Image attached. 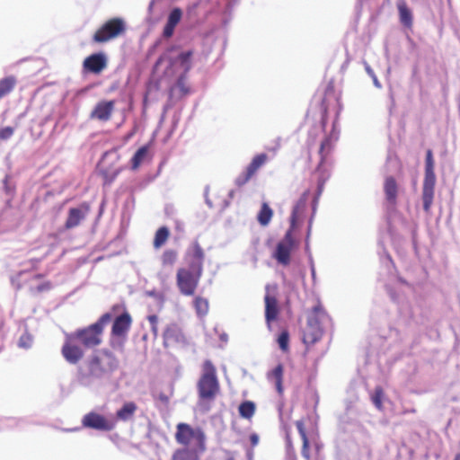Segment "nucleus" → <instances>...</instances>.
<instances>
[{
	"instance_id": "nucleus-5",
	"label": "nucleus",
	"mask_w": 460,
	"mask_h": 460,
	"mask_svg": "<svg viewBox=\"0 0 460 460\" xmlns=\"http://www.w3.org/2000/svg\"><path fill=\"white\" fill-rule=\"evenodd\" d=\"M193 52L190 49H183L179 46H171L158 59V63L166 61L167 70L174 75L187 74L192 66Z\"/></svg>"
},
{
	"instance_id": "nucleus-12",
	"label": "nucleus",
	"mask_w": 460,
	"mask_h": 460,
	"mask_svg": "<svg viewBox=\"0 0 460 460\" xmlns=\"http://www.w3.org/2000/svg\"><path fill=\"white\" fill-rule=\"evenodd\" d=\"M435 183L436 176L434 171H425L422 188V202L425 212L429 211L433 203Z\"/></svg>"
},
{
	"instance_id": "nucleus-48",
	"label": "nucleus",
	"mask_w": 460,
	"mask_h": 460,
	"mask_svg": "<svg viewBox=\"0 0 460 460\" xmlns=\"http://www.w3.org/2000/svg\"><path fill=\"white\" fill-rule=\"evenodd\" d=\"M174 29H175L174 25L170 24L166 22V24L163 31V36L164 38H170L173 34Z\"/></svg>"
},
{
	"instance_id": "nucleus-30",
	"label": "nucleus",
	"mask_w": 460,
	"mask_h": 460,
	"mask_svg": "<svg viewBox=\"0 0 460 460\" xmlns=\"http://www.w3.org/2000/svg\"><path fill=\"white\" fill-rule=\"evenodd\" d=\"M169 229L166 226H161L155 233L154 239V247L155 249L163 246L169 237Z\"/></svg>"
},
{
	"instance_id": "nucleus-36",
	"label": "nucleus",
	"mask_w": 460,
	"mask_h": 460,
	"mask_svg": "<svg viewBox=\"0 0 460 460\" xmlns=\"http://www.w3.org/2000/svg\"><path fill=\"white\" fill-rule=\"evenodd\" d=\"M186 75L187 74L177 75L178 78L176 82V87L183 95L190 93L189 86L186 84Z\"/></svg>"
},
{
	"instance_id": "nucleus-32",
	"label": "nucleus",
	"mask_w": 460,
	"mask_h": 460,
	"mask_svg": "<svg viewBox=\"0 0 460 460\" xmlns=\"http://www.w3.org/2000/svg\"><path fill=\"white\" fill-rule=\"evenodd\" d=\"M255 412V404L251 401H244L239 405V414L244 419H250Z\"/></svg>"
},
{
	"instance_id": "nucleus-7",
	"label": "nucleus",
	"mask_w": 460,
	"mask_h": 460,
	"mask_svg": "<svg viewBox=\"0 0 460 460\" xmlns=\"http://www.w3.org/2000/svg\"><path fill=\"white\" fill-rule=\"evenodd\" d=\"M202 272L192 270L190 267L188 269L180 268L176 274V283L181 294L188 296L194 295Z\"/></svg>"
},
{
	"instance_id": "nucleus-37",
	"label": "nucleus",
	"mask_w": 460,
	"mask_h": 460,
	"mask_svg": "<svg viewBox=\"0 0 460 460\" xmlns=\"http://www.w3.org/2000/svg\"><path fill=\"white\" fill-rule=\"evenodd\" d=\"M277 341H278L279 349L282 351H287L288 349L289 334L287 331L281 332V333L279 335Z\"/></svg>"
},
{
	"instance_id": "nucleus-6",
	"label": "nucleus",
	"mask_w": 460,
	"mask_h": 460,
	"mask_svg": "<svg viewBox=\"0 0 460 460\" xmlns=\"http://www.w3.org/2000/svg\"><path fill=\"white\" fill-rule=\"evenodd\" d=\"M175 438L178 443L185 447H196L199 449V452L205 450L204 433L200 429H192L186 423L178 424Z\"/></svg>"
},
{
	"instance_id": "nucleus-44",
	"label": "nucleus",
	"mask_w": 460,
	"mask_h": 460,
	"mask_svg": "<svg viewBox=\"0 0 460 460\" xmlns=\"http://www.w3.org/2000/svg\"><path fill=\"white\" fill-rule=\"evenodd\" d=\"M425 171H434V161L432 151L428 150L426 154Z\"/></svg>"
},
{
	"instance_id": "nucleus-60",
	"label": "nucleus",
	"mask_w": 460,
	"mask_h": 460,
	"mask_svg": "<svg viewBox=\"0 0 460 460\" xmlns=\"http://www.w3.org/2000/svg\"><path fill=\"white\" fill-rule=\"evenodd\" d=\"M311 273H312L313 279H314L315 278V270H314V266H312V268H311Z\"/></svg>"
},
{
	"instance_id": "nucleus-56",
	"label": "nucleus",
	"mask_w": 460,
	"mask_h": 460,
	"mask_svg": "<svg viewBox=\"0 0 460 460\" xmlns=\"http://www.w3.org/2000/svg\"><path fill=\"white\" fill-rule=\"evenodd\" d=\"M146 295L148 296H152V297H155V298H160L161 297V295L158 294L155 290L147 291Z\"/></svg>"
},
{
	"instance_id": "nucleus-28",
	"label": "nucleus",
	"mask_w": 460,
	"mask_h": 460,
	"mask_svg": "<svg viewBox=\"0 0 460 460\" xmlns=\"http://www.w3.org/2000/svg\"><path fill=\"white\" fill-rule=\"evenodd\" d=\"M268 155L264 153L255 155L246 167V170L253 176L255 172L267 162Z\"/></svg>"
},
{
	"instance_id": "nucleus-45",
	"label": "nucleus",
	"mask_w": 460,
	"mask_h": 460,
	"mask_svg": "<svg viewBox=\"0 0 460 460\" xmlns=\"http://www.w3.org/2000/svg\"><path fill=\"white\" fill-rule=\"evenodd\" d=\"M147 319L150 323L152 332L154 333L155 336H157V333H158V327H157L158 317H157V315L151 314L147 317Z\"/></svg>"
},
{
	"instance_id": "nucleus-46",
	"label": "nucleus",
	"mask_w": 460,
	"mask_h": 460,
	"mask_svg": "<svg viewBox=\"0 0 460 460\" xmlns=\"http://www.w3.org/2000/svg\"><path fill=\"white\" fill-rule=\"evenodd\" d=\"M303 441L301 455L303 457H305L306 460H310V451H309V440L308 438H305Z\"/></svg>"
},
{
	"instance_id": "nucleus-47",
	"label": "nucleus",
	"mask_w": 460,
	"mask_h": 460,
	"mask_svg": "<svg viewBox=\"0 0 460 460\" xmlns=\"http://www.w3.org/2000/svg\"><path fill=\"white\" fill-rule=\"evenodd\" d=\"M365 66H366L367 73L372 77L373 83H374L375 86L377 87V88H380L381 87V84L378 81L376 75H375L373 69L367 64H366Z\"/></svg>"
},
{
	"instance_id": "nucleus-24",
	"label": "nucleus",
	"mask_w": 460,
	"mask_h": 460,
	"mask_svg": "<svg viewBox=\"0 0 460 460\" xmlns=\"http://www.w3.org/2000/svg\"><path fill=\"white\" fill-rule=\"evenodd\" d=\"M384 190L386 200L390 204H395L397 199L398 186L394 177L388 176L385 178Z\"/></svg>"
},
{
	"instance_id": "nucleus-21",
	"label": "nucleus",
	"mask_w": 460,
	"mask_h": 460,
	"mask_svg": "<svg viewBox=\"0 0 460 460\" xmlns=\"http://www.w3.org/2000/svg\"><path fill=\"white\" fill-rule=\"evenodd\" d=\"M309 193V190L304 191L299 199L296 202V204L293 207L292 213L290 216V227L293 229L296 227L297 220L302 216L306 207Z\"/></svg>"
},
{
	"instance_id": "nucleus-39",
	"label": "nucleus",
	"mask_w": 460,
	"mask_h": 460,
	"mask_svg": "<svg viewBox=\"0 0 460 460\" xmlns=\"http://www.w3.org/2000/svg\"><path fill=\"white\" fill-rule=\"evenodd\" d=\"M399 303V311L400 314H402L405 317L412 318L413 317V311L412 308L409 305L408 303Z\"/></svg>"
},
{
	"instance_id": "nucleus-38",
	"label": "nucleus",
	"mask_w": 460,
	"mask_h": 460,
	"mask_svg": "<svg viewBox=\"0 0 460 460\" xmlns=\"http://www.w3.org/2000/svg\"><path fill=\"white\" fill-rule=\"evenodd\" d=\"M32 345V338L30 334L24 333L22 334L19 341H18V346L22 349H29Z\"/></svg>"
},
{
	"instance_id": "nucleus-35",
	"label": "nucleus",
	"mask_w": 460,
	"mask_h": 460,
	"mask_svg": "<svg viewBox=\"0 0 460 460\" xmlns=\"http://www.w3.org/2000/svg\"><path fill=\"white\" fill-rule=\"evenodd\" d=\"M181 15H182V12H181V8L174 7L170 12V13L168 15L167 22L170 23V24H172V25H174L176 27V25L181 21Z\"/></svg>"
},
{
	"instance_id": "nucleus-4",
	"label": "nucleus",
	"mask_w": 460,
	"mask_h": 460,
	"mask_svg": "<svg viewBox=\"0 0 460 460\" xmlns=\"http://www.w3.org/2000/svg\"><path fill=\"white\" fill-rule=\"evenodd\" d=\"M112 318L111 313H105L99 320L82 329L70 333V335L84 349H92L102 343V334L103 328Z\"/></svg>"
},
{
	"instance_id": "nucleus-27",
	"label": "nucleus",
	"mask_w": 460,
	"mask_h": 460,
	"mask_svg": "<svg viewBox=\"0 0 460 460\" xmlns=\"http://www.w3.org/2000/svg\"><path fill=\"white\" fill-rule=\"evenodd\" d=\"M149 155V146L145 145L139 147L136 153L134 154L131 159V167L133 170H136L139 167V165L147 158Z\"/></svg>"
},
{
	"instance_id": "nucleus-58",
	"label": "nucleus",
	"mask_w": 460,
	"mask_h": 460,
	"mask_svg": "<svg viewBox=\"0 0 460 460\" xmlns=\"http://www.w3.org/2000/svg\"><path fill=\"white\" fill-rule=\"evenodd\" d=\"M205 197H206V203L207 205L209 207V208H212V202L210 201V199L208 198V190H206L205 192Z\"/></svg>"
},
{
	"instance_id": "nucleus-18",
	"label": "nucleus",
	"mask_w": 460,
	"mask_h": 460,
	"mask_svg": "<svg viewBox=\"0 0 460 460\" xmlns=\"http://www.w3.org/2000/svg\"><path fill=\"white\" fill-rule=\"evenodd\" d=\"M114 108V102H100L96 104L91 112V118L97 119L102 121L109 120Z\"/></svg>"
},
{
	"instance_id": "nucleus-2",
	"label": "nucleus",
	"mask_w": 460,
	"mask_h": 460,
	"mask_svg": "<svg viewBox=\"0 0 460 460\" xmlns=\"http://www.w3.org/2000/svg\"><path fill=\"white\" fill-rule=\"evenodd\" d=\"M328 321L330 317L320 303L308 313L306 325L303 331V342L307 347L321 340L323 334V325Z\"/></svg>"
},
{
	"instance_id": "nucleus-55",
	"label": "nucleus",
	"mask_w": 460,
	"mask_h": 460,
	"mask_svg": "<svg viewBox=\"0 0 460 460\" xmlns=\"http://www.w3.org/2000/svg\"><path fill=\"white\" fill-rule=\"evenodd\" d=\"M50 287H51L50 283L46 282V283H43V284L38 286L37 289L39 292H42L45 290H49L50 288Z\"/></svg>"
},
{
	"instance_id": "nucleus-19",
	"label": "nucleus",
	"mask_w": 460,
	"mask_h": 460,
	"mask_svg": "<svg viewBox=\"0 0 460 460\" xmlns=\"http://www.w3.org/2000/svg\"><path fill=\"white\" fill-rule=\"evenodd\" d=\"M131 325V317L128 313L125 312L115 318L111 333L114 336H122L129 330Z\"/></svg>"
},
{
	"instance_id": "nucleus-10",
	"label": "nucleus",
	"mask_w": 460,
	"mask_h": 460,
	"mask_svg": "<svg viewBox=\"0 0 460 460\" xmlns=\"http://www.w3.org/2000/svg\"><path fill=\"white\" fill-rule=\"evenodd\" d=\"M82 426L99 431H111L115 428L116 422L107 420L104 416L97 412L91 411L83 417Z\"/></svg>"
},
{
	"instance_id": "nucleus-33",
	"label": "nucleus",
	"mask_w": 460,
	"mask_h": 460,
	"mask_svg": "<svg viewBox=\"0 0 460 460\" xmlns=\"http://www.w3.org/2000/svg\"><path fill=\"white\" fill-rule=\"evenodd\" d=\"M194 307L199 317L205 316L208 312V301L203 297H196L194 300Z\"/></svg>"
},
{
	"instance_id": "nucleus-57",
	"label": "nucleus",
	"mask_w": 460,
	"mask_h": 460,
	"mask_svg": "<svg viewBox=\"0 0 460 460\" xmlns=\"http://www.w3.org/2000/svg\"><path fill=\"white\" fill-rule=\"evenodd\" d=\"M219 338L224 342H226L228 341V335L225 332L222 333Z\"/></svg>"
},
{
	"instance_id": "nucleus-11",
	"label": "nucleus",
	"mask_w": 460,
	"mask_h": 460,
	"mask_svg": "<svg viewBox=\"0 0 460 460\" xmlns=\"http://www.w3.org/2000/svg\"><path fill=\"white\" fill-rule=\"evenodd\" d=\"M62 355L68 363L75 365L84 358V351L81 345L68 334L62 347Z\"/></svg>"
},
{
	"instance_id": "nucleus-63",
	"label": "nucleus",
	"mask_w": 460,
	"mask_h": 460,
	"mask_svg": "<svg viewBox=\"0 0 460 460\" xmlns=\"http://www.w3.org/2000/svg\"><path fill=\"white\" fill-rule=\"evenodd\" d=\"M454 460H460V454H457L456 456H455V459Z\"/></svg>"
},
{
	"instance_id": "nucleus-41",
	"label": "nucleus",
	"mask_w": 460,
	"mask_h": 460,
	"mask_svg": "<svg viewBox=\"0 0 460 460\" xmlns=\"http://www.w3.org/2000/svg\"><path fill=\"white\" fill-rule=\"evenodd\" d=\"M15 131V128H13V127H4L2 128H0V139L1 140H8L10 139L13 133Z\"/></svg>"
},
{
	"instance_id": "nucleus-54",
	"label": "nucleus",
	"mask_w": 460,
	"mask_h": 460,
	"mask_svg": "<svg viewBox=\"0 0 460 460\" xmlns=\"http://www.w3.org/2000/svg\"><path fill=\"white\" fill-rule=\"evenodd\" d=\"M287 447H288V456H292L295 458V453H294V450H293V447H292V444H291V441L289 438H288V441H287Z\"/></svg>"
},
{
	"instance_id": "nucleus-49",
	"label": "nucleus",
	"mask_w": 460,
	"mask_h": 460,
	"mask_svg": "<svg viewBox=\"0 0 460 460\" xmlns=\"http://www.w3.org/2000/svg\"><path fill=\"white\" fill-rule=\"evenodd\" d=\"M120 170H117L111 173L110 172H105L104 173V181L106 184H111L115 179L116 177L118 176V174L119 173Z\"/></svg>"
},
{
	"instance_id": "nucleus-1",
	"label": "nucleus",
	"mask_w": 460,
	"mask_h": 460,
	"mask_svg": "<svg viewBox=\"0 0 460 460\" xmlns=\"http://www.w3.org/2000/svg\"><path fill=\"white\" fill-rule=\"evenodd\" d=\"M119 367L117 356L108 349L95 350L78 367L75 380L83 387L98 391L113 386Z\"/></svg>"
},
{
	"instance_id": "nucleus-9",
	"label": "nucleus",
	"mask_w": 460,
	"mask_h": 460,
	"mask_svg": "<svg viewBox=\"0 0 460 460\" xmlns=\"http://www.w3.org/2000/svg\"><path fill=\"white\" fill-rule=\"evenodd\" d=\"M293 228H289L276 246L273 253L274 259L278 263L287 266L290 262V254L295 246V240L292 235Z\"/></svg>"
},
{
	"instance_id": "nucleus-26",
	"label": "nucleus",
	"mask_w": 460,
	"mask_h": 460,
	"mask_svg": "<svg viewBox=\"0 0 460 460\" xmlns=\"http://www.w3.org/2000/svg\"><path fill=\"white\" fill-rule=\"evenodd\" d=\"M282 376H283V367L281 365H278L268 374L269 380L275 383L277 392L279 394H281L283 392Z\"/></svg>"
},
{
	"instance_id": "nucleus-17",
	"label": "nucleus",
	"mask_w": 460,
	"mask_h": 460,
	"mask_svg": "<svg viewBox=\"0 0 460 460\" xmlns=\"http://www.w3.org/2000/svg\"><path fill=\"white\" fill-rule=\"evenodd\" d=\"M107 65L105 55L102 53H94L87 57L84 61V68L94 74L102 72Z\"/></svg>"
},
{
	"instance_id": "nucleus-50",
	"label": "nucleus",
	"mask_w": 460,
	"mask_h": 460,
	"mask_svg": "<svg viewBox=\"0 0 460 460\" xmlns=\"http://www.w3.org/2000/svg\"><path fill=\"white\" fill-rule=\"evenodd\" d=\"M296 426L302 440L305 439V438H307L303 420H297L296 422Z\"/></svg>"
},
{
	"instance_id": "nucleus-16",
	"label": "nucleus",
	"mask_w": 460,
	"mask_h": 460,
	"mask_svg": "<svg viewBox=\"0 0 460 460\" xmlns=\"http://www.w3.org/2000/svg\"><path fill=\"white\" fill-rule=\"evenodd\" d=\"M89 210V205L86 203H82L76 208H71L65 224L66 228L71 229L77 226L86 217Z\"/></svg>"
},
{
	"instance_id": "nucleus-25",
	"label": "nucleus",
	"mask_w": 460,
	"mask_h": 460,
	"mask_svg": "<svg viewBox=\"0 0 460 460\" xmlns=\"http://www.w3.org/2000/svg\"><path fill=\"white\" fill-rule=\"evenodd\" d=\"M137 407L135 402H128L117 411V418L122 421H128L134 416Z\"/></svg>"
},
{
	"instance_id": "nucleus-52",
	"label": "nucleus",
	"mask_w": 460,
	"mask_h": 460,
	"mask_svg": "<svg viewBox=\"0 0 460 460\" xmlns=\"http://www.w3.org/2000/svg\"><path fill=\"white\" fill-rule=\"evenodd\" d=\"M323 189H324V184L323 183H318L317 182V190H316V194H315V203L318 202V199L320 198V196L322 195L323 191Z\"/></svg>"
},
{
	"instance_id": "nucleus-3",
	"label": "nucleus",
	"mask_w": 460,
	"mask_h": 460,
	"mask_svg": "<svg viewBox=\"0 0 460 460\" xmlns=\"http://www.w3.org/2000/svg\"><path fill=\"white\" fill-rule=\"evenodd\" d=\"M220 385L217 370L210 360H205L202 372L197 383V391L200 402H212L219 393Z\"/></svg>"
},
{
	"instance_id": "nucleus-42",
	"label": "nucleus",
	"mask_w": 460,
	"mask_h": 460,
	"mask_svg": "<svg viewBox=\"0 0 460 460\" xmlns=\"http://www.w3.org/2000/svg\"><path fill=\"white\" fill-rule=\"evenodd\" d=\"M382 395L383 392L381 388H376L372 395V402L379 410L382 408Z\"/></svg>"
},
{
	"instance_id": "nucleus-62",
	"label": "nucleus",
	"mask_w": 460,
	"mask_h": 460,
	"mask_svg": "<svg viewBox=\"0 0 460 460\" xmlns=\"http://www.w3.org/2000/svg\"><path fill=\"white\" fill-rule=\"evenodd\" d=\"M154 3H155V1H154V0H152V1L150 2L149 6H148L149 11H151V10H152L153 5H154Z\"/></svg>"
},
{
	"instance_id": "nucleus-61",
	"label": "nucleus",
	"mask_w": 460,
	"mask_h": 460,
	"mask_svg": "<svg viewBox=\"0 0 460 460\" xmlns=\"http://www.w3.org/2000/svg\"><path fill=\"white\" fill-rule=\"evenodd\" d=\"M311 223H312V219L309 222V226H308V231H307V238L309 237L310 231H311Z\"/></svg>"
},
{
	"instance_id": "nucleus-51",
	"label": "nucleus",
	"mask_w": 460,
	"mask_h": 460,
	"mask_svg": "<svg viewBox=\"0 0 460 460\" xmlns=\"http://www.w3.org/2000/svg\"><path fill=\"white\" fill-rule=\"evenodd\" d=\"M4 189L7 195H12L13 193V189L8 184V176H5L4 179Z\"/></svg>"
},
{
	"instance_id": "nucleus-22",
	"label": "nucleus",
	"mask_w": 460,
	"mask_h": 460,
	"mask_svg": "<svg viewBox=\"0 0 460 460\" xmlns=\"http://www.w3.org/2000/svg\"><path fill=\"white\" fill-rule=\"evenodd\" d=\"M201 453L196 447H184L174 452L172 460H199Z\"/></svg>"
},
{
	"instance_id": "nucleus-15",
	"label": "nucleus",
	"mask_w": 460,
	"mask_h": 460,
	"mask_svg": "<svg viewBox=\"0 0 460 460\" xmlns=\"http://www.w3.org/2000/svg\"><path fill=\"white\" fill-rule=\"evenodd\" d=\"M332 149V140L330 137H326L321 144L319 154L321 156V161L319 165L316 168V173L318 174L317 182L323 183L325 185L326 181L330 178V172L325 168H323V162L325 157L330 153Z\"/></svg>"
},
{
	"instance_id": "nucleus-29",
	"label": "nucleus",
	"mask_w": 460,
	"mask_h": 460,
	"mask_svg": "<svg viewBox=\"0 0 460 460\" xmlns=\"http://www.w3.org/2000/svg\"><path fill=\"white\" fill-rule=\"evenodd\" d=\"M16 84V78L13 75L6 76L0 80V99L13 91Z\"/></svg>"
},
{
	"instance_id": "nucleus-53",
	"label": "nucleus",
	"mask_w": 460,
	"mask_h": 460,
	"mask_svg": "<svg viewBox=\"0 0 460 460\" xmlns=\"http://www.w3.org/2000/svg\"><path fill=\"white\" fill-rule=\"evenodd\" d=\"M250 442L252 447H256L259 443V436L256 433H252L250 435Z\"/></svg>"
},
{
	"instance_id": "nucleus-8",
	"label": "nucleus",
	"mask_w": 460,
	"mask_h": 460,
	"mask_svg": "<svg viewBox=\"0 0 460 460\" xmlns=\"http://www.w3.org/2000/svg\"><path fill=\"white\" fill-rule=\"evenodd\" d=\"M126 24L121 18H112L105 22L93 34V40L104 43L117 38L124 32Z\"/></svg>"
},
{
	"instance_id": "nucleus-20",
	"label": "nucleus",
	"mask_w": 460,
	"mask_h": 460,
	"mask_svg": "<svg viewBox=\"0 0 460 460\" xmlns=\"http://www.w3.org/2000/svg\"><path fill=\"white\" fill-rule=\"evenodd\" d=\"M164 343L165 346L183 341L184 336L176 323L169 324L164 332Z\"/></svg>"
},
{
	"instance_id": "nucleus-13",
	"label": "nucleus",
	"mask_w": 460,
	"mask_h": 460,
	"mask_svg": "<svg viewBox=\"0 0 460 460\" xmlns=\"http://www.w3.org/2000/svg\"><path fill=\"white\" fill-rule=\"evenodd\" d=\"M186 256L188 258L189 267L192 269V270L203 271L205 254L198 241H194L188 248Z\"/></svg>"
},
{
	"instance_id": "nucleus-23",
	"label": "nucleus",
	"mask_w": 460,
	"mask_h": 460,
	"mask_svg": "<svg viewBox=\"0 0 460 460\" xmlns=\"http://www.w3.org/2000/svg\"><path fill=\"white\" fill-rule=\"evenodd\" d=\"M397 9L401 23L404 27L411 28L412 26V13L407 6L406 2L404 0H399L397 2Z\"/></svg>"
},
{
	"instance_id": "nucleus-14",
	"label": "nucleus",
	"mask_w": 460,
	"mask_h": 460,
	"mask_svg": "<svg viewBox=\"0 0 460 460\" xmlns=\"http://www.w3.org/2000/svg\"><path fill=\"white\" fill-rule=\"evenodd\" d=\"M265 302V321L269 330L271 329V323L275 321L279 314V308L277 298L270 295V285L266 286Z\"/></svg>"
},
{
	"instance_id": "nucleus-31",
	"label": "nucleus",
	"mask_w": 460,
	"mask_h": 460,
	"mask_svg": "<svg viewBox=\"0 0 460 460\" xmlns=\"http://www.w3.org/2000/svg\"><path fill=\"white\" fill-rule=\"evenodd\" d=\"M272 209L267 203H263L258 214L257 219L261 226H267L272 217Z\"/></svg>"
},
{
	"instance_id": "nucleus-43",
	"label": "nucleus",
	"mask_w": 460,
	"mask_h": 460,
	"mask_svg": "<svg viewBox=\"0 0 460 460\" xmlns=\"http://www.w3.org/2000/svg\"><path fill=\"white\" fill-rule=\"evenodd\" d=\"M252 175L245 169L240 175H238L235 179V184L237 186H243L244 185Z\"/></svg>"
},
{
	"instance_id": "nucleus-64",
	"label": "nucleus",
	"mask_w": 460,
	"mask_h": 460,
	"mask_svg": "<svg viewBox=\"0 0 460 460\" xmlns=\"http://www.w3.org/2000/svg\"><path fill=\"white\" fill-rule=\"evenodd\" d=\"M229 195H230V197H233V196H234V190H231V191L229 192Z\"/></svg>"
},
{
	"instance_id": "nucleus-59",
	"label": "nucleus",
	"mask_w": 460,
	"mask_h": 460,
	"mask_svg": "<svg viewBox=\"0 0 460 460\" xmlns=\"http://www.w3.org/2000/svg\"><path fill=\"white\" fill-rule=\"evenodd\" d=\"M317 203H315V198L314 199V201H313V214L315 213V210H316V207H317Z\"/></svg>"
},
{
	"instance_id": "nucleus-40",
	"label": "nucleus",
	"mask_w": 460,
	"mask_h": 460,
	"mask_svg": "<svg viewBox=\"0 0 460 460\" xmlns=\"http://www.w3.org/2000/svg\"><path fill=\"white\" fill-rule=\"evenodd\" d=\"M380 260L382 264L385 266L387 270L390 272L391 269L394 268V262L391 256L384 251L383 253L380 254Z\"/></svg>"
},
{
	"instance_id": "nucleus-34",
	"label": "nucleus",
	"mask_w": 460,
	"mask_h": 460,
	"mask_svg": "<svg viewBox=\"0 0 460 460\" xmlns=\"http://www.w3.org/2000/svg\"><path fill=\"white\" fill-rule=\"evenodd\" d=\"M162 263L164 266L173 265L177 260V252L174 250H165L162 255Z\"/></svg>"
}]
</instances>
